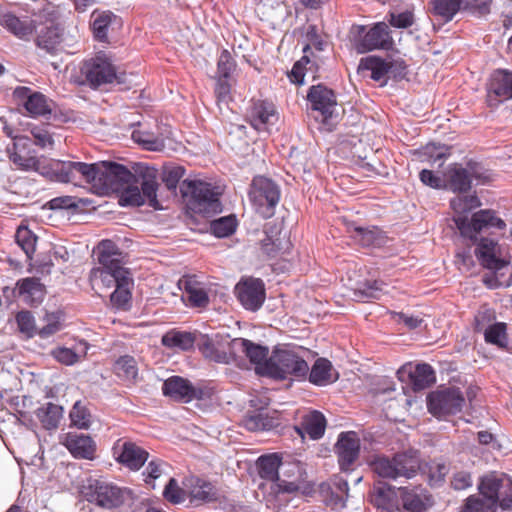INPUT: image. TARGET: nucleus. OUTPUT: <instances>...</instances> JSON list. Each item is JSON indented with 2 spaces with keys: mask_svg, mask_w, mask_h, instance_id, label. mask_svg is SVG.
<instances>
[{
  "mask_svg": "<svg viewBox=\"0 0 512 512\" xmlns=\"http://www.w3.org/2000/svg\"><path fill=\"white\" fill-rule=\"evenodd\" d=\"M472 244H476L475 255L479 263L489 270L483 278L485 285L491 289L509 287L512 284L510 262L502 258L499 244L486 237L478 238Z\"/></svg>",
  "mask_w": 512,
  "mask_h": 512,
  "instance_id": "obj_1",
  "label": "nucleus"
},
{
  "mask_svg": "<svg viewBox=\"0 0 512 512\" xmlns=\"http://www.w3.org/2000/svg\"><path fill=\"white\" fill-rule=\"evenodd\" d=\"M99 267L90 271L92 285L110 288L120 283V276L130 275V271L124 267V256L119 247L112 240H102L98 245Z\"/></svg>",
  "mask_w": 512,
  "mask_h": 512,
  "instance_id": "obj_2",
  "label": "nucleus"
},
{
  "mask_svg": "<svg viewBox=\"0 0 512 512\" xmlns=\"http://www.w3.org/2000/svg\"><path fill=\"white\" fill-rule=\"evenodd\" d=\"M181 193L188 197V208L205 217L222 211L220 192L217 187L200 180H184L180 185Z\"/></svg>",
  "mask_w": 512,
  "mask_h": 512,
  "instance_id": "obj_3",
  "label": "nucleus"
},
{
  "mask_svg": "<svg viewBox=\"0 0 512 512\" xmlns=\"http://www.w3.org/2000/svg\"><path fill=\"white\" fill-rule=\"evenodd\" d=\"M262 376L274 379H286L288 376L305 378L309 366L302 356L293 349H276L269 357V363L259 368Z\"/></svg>",
  "mask_w": 512,
  "mask_h": 512,
  "instance_id": "obj_4",
  "label": "nucleus"
},
{
  "mask_svg": "<svg viewBox=\"0 0 512 512\" xmlns=\"http://www.w3.org/2000/svg\"><path fill=\"white\" fill-rule=\"evenodd\" d=\"M100 162L87 164L84 162L50 160V168L45 171L46 178L57 182L85 181L94 190L97 183Z\"/></svg>",
  "mask_w": 512,
  "mask_h": 512,
  "instance_id": "obj_5",
  "label": "nucleus"
},
{
  "mask_svg": "<svg viewBox=\"0 0 512 512\" xmlns=\"http://www.w3.org/2000/svg\"><path fill=\"white\" fill-rule=\"evenodd\" d=\"M372 470L382 478H412L420 469V459L416 452H404L393 458L377 456L371 462Z\"/></svg>",
  "mask_w": 512,
  "mask_h": 512,
  "instance_id": "obj_6",
  "label": "nucleus"
},
{
  "mask_svg": "<svg viewBox=\"0 0 512 512\" xmlns=\"http://www.w3.org/2000/svg\"><path fill=\"white\" fill-rule=\"evenodd\" d=\"M129 493L128 489L102 479L89 478L82 487V494L88 502L105 509L120 507Z\"/></svg>",
  "mask_w": 512,
  "mask_h": 512,
  "instance_id": "obj_7",
  "label": "nucleus"
},
{
  "mask_svg": "<svg viewBox=\"0 0 512 512\" xmlns=\"http://www.w3.org/2000/svg\"><path fill=\"white\" fill-rule=\"evenodd\" d=\"M280 196V187L272 179L265 176L253 178L249 198L261 217L268 219L274 216Z\"/></svg>",
  "mask_w": 512,
  "mask_h": 512,
  "instance_id": "obj_8",
  "label": "nucleus"
},
{
  "mask_svg": "<svg viewBox=\"0 0 512 512\" xmlns=\"http://www.w3.org/2000/svg\"><path fill=\"white\" fill-rule=\"evenodd\" d=\"M135 180V175L124 165L102 161L98 171L97 183L94 191L100 195L119 193L127 184Z\"/></svg>",
  "mask_w": 512,
  "mask_h": 512,
  "instance_id": "obj_9",
  "label": "nucleus"
},
{
  "mask_svg": "<svg viewBox=\"0 0 512 512\" xmlns=\"http://www.w3.org/2000/svg\"><path fill=\"white\" fill-rule=\"evenodd\" d=\"M455 224L462 237L470 240L471 242H477L479 234L484 229L497 228L503 230L506 227L505 222L496 216V212L490 209L480 210L475 212L471 219L467 216H457Z\"/></svg>",
  "mask_w": 512,
  "mask_h": 512,
  "instance_id": "obj_10",
  "label": "nucleus"
},
{
  "mask_svg": "<svg viewBox=\"0 0 512 512\" xmlns=\"http://www.w3.org/2000/svg\"><path fill=\"white\" fill-rule=\"evenodd\" d=\"M464 404L462 392L454 387L434 391L427 398L428 411L438 418L459 413Z\"/></svg>",
  "mask_w": 512,
  "mask_h": 512,
  "instance_id": "obj_11",
  "label": "nucleus"
},
{
  "mask_svg": "<svg viewBox=\"0 0 512 512\" xmlns=\"http://www.w3.org/2000/svg\"><path fill=\"white\" fill-rule=\"evenodd\" d=\"M165 396L183 403L193 400H204L210 397V391L200 385H193L188 379L181 376H171L162 385Z\"/></svg>",
  "mask_w": 512,
  "mask_h": 512,
  "instance_id": "obj_12",
  "label": "nucleus"
},
{
  "mask_svg": "<svg viewBox=\"0 0 512 512\" xmlns=\"http://www.w3.org/2000/svg\"><path fill=\"white\" fill-rule=\"evenodd\" d=\"M307 474L298 461H284L277 482L279 491L286 493L301 492L309 494L313 486L306 480Z\"/></svg>",
  "mask_w": 512,
  "mask_h": 512,
  "instance_id": "obj_13",
  "label": "nucleus"
},
{
  "mask_svg": "<svg viewBox=\"0 0 512 512\" xmlns=\"http://www.w3.org/2000/svg\"><path fill=\"white\" fill-rule=\"evenodd\" d=\"M361 440L357 432L344 431L338 435L334 445L339 469L342 472H351L359 459Z\"/></svg>",
  "mask_w": 512,
  "mask_h": 512,
  "instance_id": "obj_14",
  "label": "nucleus"
},
{
  "mask_svg": "<svg viewBox=\"0 0 512 512\" xmlns=\"http://www.w3.org/2000/svg\"><path fill=\"white\" fill-rule=\"evenodd\" d=\"M81 72L87 83L93 88L113 83L117 79L115 66L104 54H98L85 61Z\"/></svg>",
  "mask_w": 512,
  "mask_h": 512,
  "instance_id": "obj_15",
  "label": "nucleus"
},
{
  "mask_svg": "<svg viewBox=\"0 0 512 512\" xmlns=\"http://www.w3.org/2000/svg\"><path fill=\"white\" fill-rule=\"evenodd\" d=\"M13 97L18 105L23 106L31 117H40L51 114L53 102L41 92L33 91L29 87L19 86L13 91Z\"/></svg>",
  "mask_w": 512,
  "mask_h": 512,
  "instance_id": "obj_16",
  "label": "nucleus"
},
{
  "mask_svg": "<svg viewBox=\"0 0 512 512\" xmlns=\"http://www.w3.org/2000/svg\"><path fill=\"white\" fill-rule=\"evenodd\" d=\"M503 489L512 492V480L509 477L488 475L482 478L479 490L483 498L478 499L484 503L485 512H497L499 496L503 494Z\"/></svg>",
  "mask_w": 512,
  "mask_h": 512,
  "instance_id": "obj_17",
  "label": "nucleus"
},
{
  "mask_svg": "<svg viewBox=\"0 0 512 512\" xmlns=\"http://www.w3.org/2000/svg\"><path fill=\"white\" fill-rule=\"evenodd\" d=\"M115 460L132 471H138L146 463L149 453L136 443L119 439L112 448Z\"/></svg>",
  "mask_w": 512,
  "mask_h": 512,
  "instance_id": "obj_18",
  "label": "nucleus"
},
{
  "mask_svg": "<svg viewBox=\"0 0 512 512\" xmlns=\"http://www.w3.org/2000/svg\"><path fill=\"white\" fill-rule=\"evenodd\" d=\"M235 294L241 305L249 311H257L265 301V286L261 279H242L235 286Z\"/></svg>",
  "mask_w": 512,
  "mask_h": 512,
  "instance_id": "obj_19",
  "label": "nucleus"
},
{
  "mask_svg": "<svg viewBox=\"0 0 512 512\" xmlns=\"http://www.w3.org/2000/svg\"><path fill=\"white\" fill-rule=\"evenodd\" d=\"M487 103L496 107L500 103L512 99V73L505 70L495 71L487 83Z\"/></svg>",
  "mask_w": 512,
  "mask_h": 512,
  "instance_id": "obj_20",
  "label": "nucleus"
},
{
  "mask_svg": "<svg viewBox=\"0 0 512 512\" xmlns=\"http://www.w3.org/2000/svg\"><path fill=\"white\" fill-rule=\"evenodd\" d=\"M392 46L393 39L388 25L384 22L374 24L356 43V49L359 53L377 49L389 50Z\"/></svg>",
  "mask_w": 512,
  "mask_h": 512,
  "instance_id": "obj_21",
  "label": "nucleus"
},
{
  "mask_svg": "<svg viewBox=\"0 0 512 512\" xmlns=\"http://www.w3.org/2000/svg\"><path fill=\"white\" fill-rule=\"evenodd\" d=\"M229 347L233 352L237 351L243 353L250 362L255 365L256 373L262 376V372L259 368L269 363V349L267 347L244 338L233 339L229 343Z\"/></svg>",
  "mask_w": 512,
  "mask_h": 512,
  "instance_id": "obj_22",
  "label": "nucleus"
},
{
  "mask_svg": "<svg viewBox=\"0 0 512 512\" xmlns=\"http://www.w3.org/2000/svg\"><path fill=\"white\" fill-rule=\"evenodd\" d=\"M311 103L312 109L319 111L323 117V121H327L333 114L337 105L336 96L333 90L322 84L312 86L307 95Z\"/></svg>",
  "mask_w": 512,
  "mask_h": 512,
  "instance_id": "obj_23",
  "label": "nucleus"
},
{
  "mask_svg": "<svg viewBox=\"0 0 512 512\" xmlns=\"http://www.w3.org/2000/svg\"><path fill=\"white\" fill-rule=\"evenodd\" d=\"M251 125L258 131L267 130L268 126L278 121L275 105L268 100H255L249 111Z\"/></svg>",
  "mask_w": 512,
  "mask_h": 512,
  "instance_id": "obj_24",
  "label": "nucleus"
},
{
  "mask_svg": "<svg viewBox=\"0 0 512 512\" xmlns=\"http://www.w3.org/2000/svg\"><path fill=\"white\" fill-rule=\"evenodd\" d=\"M196 345L205 358L217 363L227 364L230 362L231 355L226 351L225 345L220 341L218 335L215 337L200 335Z\"/></svg>",
  "mask_w": 512,
  "mask_h": 512,
  "instance_id": "obj_25",
  "label": "nucleus"
},
{
  "mask_svg": "<svg viewBox=\"0 0 512 512\" xmlns=\"http://www.w3.org/2000/svg\"><path fill=\"white\" fill-rule=\"evenodd\" d=\"M63 444L75 458L88 460L94 458L96 444L89 435L69 432Z\"/></svg>",
  "mask_w": 512,
  "mask_h": 512,
  "instance_id": "obj_26",
  "label": "nucleus"
},
{
  "mask_svg": "<svg viewBox=\"0 0 512 512\" xmlns=\"http://www.w3.org/2000/svg\"><path fill=\"white\" fill-rule=\"evenodd\" d=\"M406 371L408 373L411 387L415 392L430 387L436 381L435 371L432 366L427 363H420L415 366H412L411 364L403 366L399 373Z\"/></svg>",
  "mask_w": 512,
  "mask_h": 512,
  "instance_id": "obj_27",
  "label": "nucleus"
},
{
  "mask_svg": "<svg viewBox=\"0 0 512 512\" xmlns=\"http://www.w3.org/2000/svg\"><path fill=\"white\" fill-rule=\"evenodd\" d=\"M326 429V419L324 415L313 410L305 414L298 426H295V430L301 438L306 435L312 440L320 439Z\"/></svg>",
  "mask_w": 512,
  "mask_h": 512,
  "instance_id": "obj_28",
  "label": "nucleus"
},
{
  "mask_svg": "<svg viewBox=\"0 0 512 512\" xmlns=\"http://www.w3.org/2000/svg\"><path fill=\"white\" fill-rule=\"evenodd\" d=\"M445 189L457 193H464L471 188L470 173L467 167L453 163L444 171Z\"/></svg>",
  "mask_w": 512,
  "mask_h": 512,
  "instance_id": "obj_29",
  "label": "nucleus"
},
{
  "mask_svg": "<svg viewBox=\"0 0 512 512\" xmlns=\"http://www.w3.org/2000/svg\"><path fill=\"white\" fill-rule=\"evenodd\" d=\"M309 373V381L317 386H326L336 382L339 378L338 371L326 358H318Z\"/></svg>",
  "mask_w": 512,
  "mask_h": 512,
  "instance_id": "obj_30",
  "label": "nucleus"
},
{
  "mask_svg": "<svg viewBox=\"0 0 512 512\" xmlns=\"http://www.w3.org/2000/svg\"><path fill=\"white\" fill-rule=\"evenodd\" d=\"M0 25L20 39H28L35 29L32 20L20 19L11 12L0 13Z\"/></svg>",
  "mask_w": 512,
  "mask_h": 512,
  "instance_id": "obj_31",
  "label": "nucleus"
},
{
  "mask_svg": "<svg viewBox=\"0 0 512 512\" xmlns=\"http://www.w3.org/2000/svg\"><path fill=\"white\" fill-rule=\"evenodd\" d=\"M62 41V30L52 22L37 31L36 45L49 54H55Z\"/></svg>",
  "mask_w": 512,
  "mask_h": 512,
  "instance_id": "obj_32",
  "label": "nucleus"
},
{
  "mask_svg": "<svg viewBox=\"0 0 512 512\" xmlns=\"http://www.w3.org/2000/svg\"><path fill=\"white\" fill-rule=\"evenodd\" d=\"M359 70L370 71V78L383 87L389 79V70L387 69V59L377 56H368L362 58L359 63Z\"/></svg>",
  "mask_w": 512,
  "mask_h": 512,
  "instance_id": "obj_33",
  "label": "nucleus"
},
{
  "mask_svg": "<svg viewBox=\"0 0 512 512\" xmlns=\"http://www.w3.org/2000/svg\"><path fill=\"white\" fill-rule=\"evenodd\" d=\"M283 462L278 454L262 455L257 460L259 476L277 484Z\"/></svg>",
  "mask_w": 512,
  "mask_h": 512,
  "instance_id": "obj_34",
  "label": "nucleus"
},
{
  "mask_svg": "<svg viewBox=\"0 0 512 512\" xmlns=\"http://www.w3.org/2000/svg\"><path fill=\"white\" fill-rule=\"evenodd\" d=\"M35 415L44 429L55 430L63 417V407L47 402L35 411Z\"/></svg>",
  "mask_w": 512,
  "mask_h": 512,
  "instance_id": "obj_35",
  "label": "nucleus"
},
{
  "mask_svg": "<svg viewBox=\"0 0 512 512\" xmlns=\"http://www.w3.org/2000/svg\"><path fill=\"white\" fill-rule=\"evenodd\" d=\"M348 231L355 242L363 247L379 246L382 243L381 231L376 227H361L352 223Z\"/></svg>",
  "mask_w": 512,
  "mask_h": 512,
  "instance_id": "obj_36",
  "label": "nucleus"
},
{
  "mask_svg": "<svg viewBox=\"0 0 512 512\" xmlns=\"http://www.w3.org/2000/svg\"><path fill=\"white\" fill-rule=\"evenodd\" d=\"M158 187L156 170L147 169L145 174L142 175L140 191L144 204L147 202L148 205L154 209H160V204L157 199Z\"/></svg>",
  "mask_w": 512,
  "mask_h": 512,
  "instance_id": "obj_37",
  "label": "nucleus"
},
{
  "mask_svg": "<svg viewBox=\"0 0 512 512\" xmlns=\"http://www.w3.org/2000/svg\"><path fill=\"white\" fill-rule=\"evenodd\" d=\"M429 5L430 13L446 23L451 21L458 11L463 10L462 0H430Z\"/></svg>",
  "mask_w": 512,
  "mask_h": 512,
  "instance_id": "obj_38",
  "label": "nucleus"
},
{
  "mask_svg": "<svg viewBox=\"0 0 512 512\" xmlns=\"http://www.w3.org/2000/svg\"><path fill=\"white\" fill-rule=\"evenodd\" d=\"M197 339L190 332L170 331L163 335L162 344L168 348H178L184 351L190 350Z\"/></svg>",
  "mask_w": 512,
  "mask_h": 512,
  "instance_id": "obj_39",
  "label": "nucleus"
},
{
  "mask_svg": "<svg viewBox=\"0 0 512 512\" xmlns=\"http://www.w3.org/2000/svg\"><path fill=\"white\" fill-rule=\"evenodd\" d=\"M87 343H81L79 349L75 350L67 347H57L51 351L52 357L63 365H74L87 354Z\"/></svg>",
  "mask_w": 512,
  "mask_h": 512,
  "instance_id": "obj_40",
  "label": "nucleus"
},
{
  "mask_svg": "<svg viewBox=\"0 0 512 512\" xmlns=\"http://www.w3.org/2000/svg\"><path fill=\"white\" fill-rule=\"evenodd\" d=\"M190 496L192 501L212 502L218 499V491L210 482L197 478L192 485Z\"/></svg>",
  "mask_w": 512,
  "mask_h": 512,
  "instance_id": "obj_41",
  "label": "nucleus"
},
{
  "mask_svg": "<svg viewBox=\"0 0 512 512\" xmlns=\"http://www.w3.org/2000/svg\"><path fill=\"white\" fill-rule=\"evenodd\" d=\"M115 374L126 382H135L138 376L136 360L129 355L119 357L114 364Z\"/></svg>",
  "mask_w": 512,
  "mask_h": 512,
  "instance_id": "obj_42",
  "label": "nucleus"
},
{
  "mask_svg": "<svg viewBox=\"0 0 512 512\" xmlns=\"http://www.w3.org/2000/svg\"><path fill=\"white\" fill-rule=\"evenodd\" d=\"M9 159L15 164L19 169L30 171L34 170L39 172L41 175L46 177L45 171L50 168V161L47 164H44L40 161V159L34 156H23L19 152H12L9 156Z\"/></svg>",
  "mask_w": 512,
  "mask_h": 512,
  "instance_id": "obj_43",
  "label": "nucleus"
},
{
  "mask_svg": "<svg viewBox=\"0 0 512 512\" xmlns=\"http://www.w3.org/2000/svg\"><path fill=\"white\" fill-rule=\"evenodd\" d=\"M131 138L148 151H162L165 147L163 139L148 130L136 129L132 132Z\"/></svg>",
  "mask_w": 512,
  "mask_h": 512,
  "instance_id": "obj_44",
  "label": "nucleus"
},
{
  "mask_svg": "<svg viewBox=\"0 0 512 512\" xmlns=\"http://www.w3.org/2000/svg\"><path fill=\"white\" fill-rule=\"evenodd\" d=\"M93 16L92 28L94 37L101 42H106L108 39V29L116 16L111 11H104L97 15L93 14Z\"/></svg>",
  "mask_w": 512,
  "mask_h": 512,
  "instance_id": "obj_45",
  "label": "nucleus"
},
{
  "mask_svg": "<svg viewBox=\"0 0 512 512\" xmlns=\"http://www.w3.org/2000/svg\"><path fill=\"white\" fill-rule=\"evenodd\" d=\"M131 274L120 276V283L115 286L114 292L110 296L111 303L117 308H124L131 299L130 284Z\"/></svg>",
  "mask_w": 512,
  "mask_h": 512,
  "instance_id": "obj_46",
  "label": "nucleus"
},
{
  "mask_svg": "<svg viewBox=\"0 0 512 512\" xmlns=\"http://www.w3.org/2000/svg\"><path fill=\"white\" fill-rule=\"evenodd\" d=\"M382 285L381 281H366L353 291L354 299L360 302L378 299L383 290Z\"/></svg>",
  "mask_w": 512,
  "mask_h": 512,
  "instance_id": "obj_47",
  "label": "nucleus"
},
{
  "mask_svg": "<svg viewBox=\"0 0 512 512\" xmlns=\"http://www.w3.org/2000/svg\"><path fill=\"white\" fill-rule=\"evenodd\" d=\"M237 227V220L234 215L213 220L210 224L212 234L218 238L228 237L233 234Z\"/></svg>",
  "mask_w": 512,
  "mask_h": 512,
  "instance_id": "obj_48",
  "label": "nucleus"
},
{
  "mask_svg": "<svg viewBox=\"0 0 512 512\" xmlns=\"http://www.w3.org/2000/svg\"><path fill=\"white\" fill-rule=\"evenodd\" d=\"M16 243L21 247V249L25 252L28 258H31L33 253L35 252V246L37 237L36 235L28 229L26 226H19L15 233Z\"/></svg>",
  "mask_w": 512,
  "mask_h": 512,
  "instance_id": "obj_49",
  "label": "nucleus"
},
{
  "mask_svg": "<svg viewBox=\"0 0 512 512\" xmlns=\"http://www.w3.org/2000/svg\"><path fill=\"white\" fill-rule=\"evenodd\" d=\"M484 337L487 343L497 346H504L506 344V324L502 322L489 324L484 330Z\"/></svg>",
  "mask_w": 512,
  "mask_h": 512,
  "instance_id": "obj_50",
  "label": "nucleus"
},
{
  "mask_svg": "<svg viewBox=\"0 0 512 512\" xmlns=\"http://www.w3.org/2000/svg\"><path fill=\"white\" fill-rule=\"evenodd\" d=\"M424 472L427 474L431 486L440 485L449 472V467L442 462L431 461L426 464Z\"/></svg>",
  "mask_w": 512,
  "mask_h": 512,
  "instance_id": "obj_51",
  "label": "nucleus"
},
{
  "mask_svg": "<svg viewBox=\"0 0 512 512\" xmlns=\"http://www.w3.org/2000/svg\"><path fill=\"white\" fill-rule=\"evenodd\" d=\"M119 193V203L121 206H141L144 204L140 188L132 185V183L127 184Z\"/></svg>",
  "mask_w": 512,
  "mask_h": 512,
  "instance_id": "obj_52",
  "label": "nucleus"
},
{
  "mask_svg": "<svg viewBox=\"0 0 512 512\" xmlns=\"http://www.w3.org/2000/svg\"><path fill=\"white\" fill-rule=\"evenodd\" d=\"M184 175L185 168L183 166H168L163 170L162 181L168 190L175 192Z\"/></svg>",
  "mask_w": 512,
  "mask_h": 512,
  "instance_id": "obj_53",
  "label": "nucleus"
},
{
  "mask_svg": "<svg viewBox=\"0 0 512 512\" xmlns=\"http://www.w3.org/2000/svg\"><path fill=\"white\" fill-rule=\"evenodd\" d=\"M452 209L458 214L467 213L481 205L476 195L457 196L450 202Z\"/></svg>",
  "mask_w": 512,
  "mask_h": 512,
  "instance_id": "obj_54",
  "label": "nucleus"
},
{
  "mask_svg": "<svg viewBox=\"0 0 512 512\" xmlns=\"http://www.w3.org/2000/svg\"><path fill=\"white\" fill-rule=\"evenodd\" d=\"M236 63L228 50H223L217 63L218 78L229 79L231 73L235 70Z\"/></svg>",
  "mask_w": 512,
  "mask_h": 512,
  "instance_id": "obj_55",
  "label": "nucleus"
},
{
  "mask_svg": "<svg viewBox=\"0 0 512 512\" xmlns=\"http://www.w3.org/2000/svg\"><path fill=\"white\" fill-rule=\"evenodd\" d=\"M70 418L72 423L80 429H87L90 425V413L80 402L74 404Z\"/></svg>",
  "mask_w": 512,
  "mask_h": 512,
  "instance_id": "obj_56",
  "label": "nucleus"
},
{
  "mask_svg": "<svg viewBox=\"0 0 512 512\" xmlns=\"http://www.w3.org/2000/svg\"><path fill=\"white\" fill-rule=\"evenodd\" d=\"M16 322L21 333L27 337H33L37 331L35 328L34 317L29 311H21L16 315Z\"/></svg>",
  "mask_w": 512,
  "mask_h": 512,
  "instance_id": "obj_57",
  "label": "nucleus"
},
{
  "mask_svg": "<svg viewBox=\"0 0 512 512\" xmlns=\"http://www.w3.org/2000/svg\"><path fill=\"white\" fill-rule=\"evenodd\" d=\"M30 133L34 139L35 145L42 149L53 147L54 140L52 134L45 127L33 126L30 129Z\"/></svg>",
  "mask_w": 512,
  "mask_h": 512,
  "instance_id": "obj_58",
  "label": "nucleus"
},
{
  "mask_svg": "<svg viewBox=\"0 0 512 512\" xmlns=\"http://www.w3.org/2000/svg\"><path fill=\"white\" fill-rule=\"evenodd\" d=\"M402 502L407 511L422 512L425 509V504L419 495L414 492L403 490L401 494Z\"/></svg>",
  "mask_w": 512,
  "mask_h": 512,
  "instance_id": "obj_59",
  "label": "nucleus"
},
{
  "mask_svg": "<svg viewBox=\"0 0 512 512\" xmlns=\"http://www.w3.org/2000/svg\"><path fill=\"white\" fill-rule=\"evenodd\" d=\"M163 496L167 501L173 504H178L185 500V493L178 486L177 481L174 478H171L165 486Z\"/></svg>",
  "mask_w": 512,
  "mask_h": 512,
  "instance_id": "obj_60",
  "label": "nucleus"
},
{
  "mask_svg": "<svg viewBox=\"0 0 512 512\" xmlns=\"http://www.w3.org/2000/svg\"><path fill=\"white\" fill-rule=\"evenodd\" d=\"M273 426L272 418L259 412L246 420V427L249 430H268Z\"/></svg>",
  "mask_w": 512,
  "mask_h": 512,
  "instance_id": "obj_61",
  "label": "nucleus"
},
{
  "mask_svg": "<svg viewBox=\"0 0 512 512\" xmlns=\"http://www.w3.org/2000/svg\"><path fill=\"white\" fill-rule=\"evenodd\" d=\"M215 96L217 104H228L232 99L231 97V85L228 79L218 78L215 86Z\"/></svg>",
  "mask_w": 512,
  "mask_h": 512,
  "instance_id": "obj_62",
  "label": "nucleus"
},
{
  "mask_svg": "<svg viewBox=\"0 0 512 512\" xmlns=\"http://www.w3.org/2000/svg\"><path fill=\"white\" fill-rule=\"evenodd\" d=\"M467 169L470 173V179H475L481 184H485L491 181V173L489 170L485 169L481 164L469 161L467 163Z\"/></svg>",
  "mask_w": 512,
  "mask_h": 512,
  "instance_id": "obj_63",
  "label": "nucleus"
},
{
  "mask_svg": "<svg viewBox=\"0 0 512 512\" xmlns=\"http://www.w3.org/2000/svg\"><path fill=\"white\" fill-rule=\"evenodd\" d=\"M423 155L427 157V161L432 165L438 163V166H442L444 159L448 156V153L444 147H437L432 144L425 147Z\"/></svg>",
  "mask_w": 512,
  "mask_h": 512,
  "instance_id": "obj_64",
  "label": "nucleus"
}]
</instances>
